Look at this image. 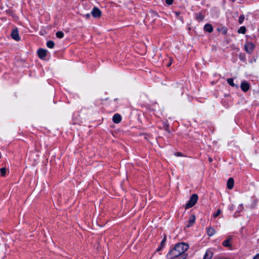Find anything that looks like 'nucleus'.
<instances>
[{"label":"nucleus","mask_w":259,"mask_h":259,"mask_svg":"<svg viewBox=\"0 0 259 259\" xmlns=\"http://www.w3.org/2000/svg\"><path fill=\"white\" fill-rule=\"evenodd\" d=\"M188 244L182 242L176 245L169 252L168 256L171 258L177 257L184 254V253L188 250Z\"/></svg>","instance_id":"nucleus-1"},{"label":"nucleus","mask_w":259,"mask_h":259,"mask_svg":"<svg viewBox=\"0 0 259 259\" xmlns=\"http://www.w3.org/2000/svg\"><path fill=\"white\" fill-rule=\"evenodd\" d=\"M198 199V195L196 194H193L190 197V198L188 202L185 205V209H188L193 207L197 202Z\"/></svg>","instance_id":"nucleus-2"},{"label":"nucleus","mask_w":259,"mask_h":259,"mask_svg":"<svg viewBox=\"0 0 259 259\" xmlns=\"http://www.w3.org/2000/svg\"><path fill=\"white\" fill-rule=\"evenodd\" d=\"M11 36L14 40H15L17 41L20 40V37L19 35L18 30V28H17L14 29L12 30L11 34Z\"/></svg>","instance_id":"nucleus-3"},{"label":"nucleus","mask_w":259,"mask_h":259,"mask_svg":"<svg viewBox=\"0 0 259 259\" xmlns=\"http://www.w3.org/2000/svg\"><path fill=\"white\" fill-rule=\"evenodd\" d=\"M254 45L252 42H247L245 45L244 49L247 53L251 54L254 49Z\"/></svg>","instance_id":"nucleus-4"},{"label":"nucleus","mask_w":259,"mask_h":259,"mask_svg":"<svg viewBox=\"0 0 259 259\" xmlns=\"http://www.w3.org/2000/svg\"><path fill=\"white\" fill-rule=\"evenodd\" d=\"M91 14L94 18H100L101 16L102 12L99 8L94 7Z\"/></svg>","instance_id":"nucleus-5"},{"label":"nucleus","mask_w":259,"mask_h":259,"mask_svg":"<svg viewBox=\"0 0 259 259\" xmlns=\"http://www.w3.org/2000/svg\"><path fill=\"white\" fill-rule=\"evenodd\" d=\"M250 88V85L249 83L246 81H243L241 84V90L244 92H247Z\"/></svg>","instance_id":"nucleus-6"},{"label":"nucleus","mask_w":259,"mask_h":259,"mask_svg":"<svg viewBox=\"0 0 259 259\" xmlns=\"http://www.w3.org/2000/svg\"><path fill=\"white\" fill-rule=\"evenodd\" d=\"M37 54L38 57L41 58L43 59L47 55V50L42 49H39L37 51Z\"/></svg>","instance_id":"nucleus-7"},{"label":"nucleus","mask_w":259,"mask_h":259,"mask_svg":"<svg viewBox=\"0 0 259 259\" xmlns=\"http://www.w3.org/2000/svg\"><path fill=\"white\" fill-rule=\"evenodd\" d=\"M121 120V117L119 114H115L113 117V121L115 123H118L120 122Z\"/></svg>","instance_id":"nucleus-8"},{"label":"nucleus","mask_w":259,"mask_h":259,"mask_svg":"<svg viewBox=\"0 0 259 259\" xmlns=\"http://www.w3.org/2000/svg\"><path fill=\"white\" fill-rule=\"evenodd\" d=\"M234 179L232 178H229L227 182V188L232 189L234 186Z\"/></svg>","instance_id":"nucleus-9"},{"label":"nucleus","mask_w":259,"mask_h":259,"mask_svg":"<svg viewBox=\"0 0 259 259\" xmlns=\"http://www.w3.org/2000/svg\"><path fill=\"white\" fill-rule=\"evenodd\" d=\"M195 215H194V214L191 215L190 217V219L189 220V223H188V224L187 225V227H191L194 224V223L195 222Z\"/></svg>","instance_id":"nucleus-10"},{"label":"nucleus","mask_w":259,"mask_h":259,"mask_svg":"<svg viewBox=\"0 0 259 259\" xmlns=\"http://www.w3.org/2000/svg\"><path fill=\"white\" fill-rule=\"evenodd\" d=\"M212 256V252L210 250L206 251L203 259H211Z\"/></svg>","instance_id":"nucleus-11"},{"label":"nucleus","mask_w":259,"mask_h":259,"mask_svg":"<svg viewBox=\"0 0 259 259\" xmlns=\"http://www.w3.org/2000/svg\"><path fill=\"white\" fill-rule=\"evenodd\" d=\"M204 29L205 31L211 32L213 30V27L211 24H207L205 25Z\"/></svg>","instance_id":"nucleus-12"},{"label":"nucleus","mask_w":259,"mask_h":259,"mask_svg":"<svg viewBox=\"0 0 259 259\" xmlns=\"http://www.w3.org/2000/svg\"><path fill=\"white\" fill-rule=\"evenodd\" d=\"M231 238H229L228 239H226L223 242V245L227 247H231V244L230 243V240H231Z\"/></svg>","instance_id":"nucleus-13"},{"label":"nucleus","mask_w":259,"mask_h":259,"mask_svg":"<svg viewBox=\"0 0 259 259\" xmlns=\"http://www.w3.org/2000/svg\"><path fill=\"white\" fill-rule=\"evenodd\" d=\"M207 233L208 236H211L215 233V231L214 228L209 227L207 229Z\"/></svg>","instance_id":"nucleus-14"},{"label":"nucleus","mask_w":259,"mask_h":259,"mask_svg":"<svg viewBox=\"0 0 259 259\" xmlns=\"http://www.w3.org/2000/svg\"><path fill=\"white\" fill-rule=\"evenodd\" d=\"M204 18V16L201 13H198L196 15V19L198 21H202Z\"/></svg>","instance_id":"nucleus-15"},{"label":"nucleus","mask_w":259,"mask_h":259,"mask_svg":"<svg viewBox=\"0 0 259 259\" xmlns=\"http://www.w3.org/2000/svg\"><path fill=\"white\" fill-rule=\"evenodd\" d=\"M227 80L228 83L230 85H231L232 87H236L237 88H238V86H237V85H236L234 83L233 78H230L227 79Z\"/></svg>","instance_id":"nucleus-16"},{"label":"nucleus","mask_w":259,"mask_h":259,"mask_svg":"<svg viewBox=\"0 0 259 259\" xmlns=\"http://www.w3.org/2000/svg\"><path fill=\"white\" fill-rule=\"evenodd\" d=\"M246 27L245 26L241 27L238 30L239 33L244 34L246 32Z\"/></svg>","instance_id":"nucleus-17"},{"label":"nucleus","mask_w":259,"mask_h":259,"mask_svg":"<svg viewBox=\"0 0 259 259\" xmlns=\"http://www.w3.org/2000/svg\"><path fill=\"white\" fill-rule=\"evenodd\" d=\"M54 45H55V44H54V41H53L52 40H50V41H48L47 43V46L49 48H53L54 47Z\"/></svg>","instance_id":"nucleus-18"},{"label":"nucleus","mask_w":259,"mask_h":259,"mask_svg":"<svg viewBox=\"0 0 259 259\" xmlns=\"http://www.w3.org/2000/svg\"><path fill=\"white\" fill-rule=\"evenodd\" d=\"M56 35L59 38H62L64 37V33L62 31L57 32Z\"/></svg>","instance_id":"nucleus-19"},{"label":"nucleus","mask_w":259,"mask_h":259,"mask_svg":"<svg viewBox=\"0 0 259 259\" xmlns=\"http://www.w3.org/2000/svg\"><path fill=\"white\" fill-rule=\"evenodd\" d=\"M1 176L2 177H5L6 174L7 169L5 167H3L0 169Z\"/></svg>","instance_id":"nucleus-20"},{"label":"nucleus","mask_w":259,"mask_h":259,"mask_svg":"<svg viewBox=\"0 0 259 259\" xmlns=\"http://www.w3.org/2000/svg\"><path fill=\"white\" fill-rule=\"evenodd\" d=\"M221 212V210L220 209H218L217 210V212L213 214V217L214 218L218 217L220 214Z\"/></svg>","instance_id":"nucleus-21"},{"label":"nucleus","mask_w":259,"mask_h":259,"mask_svg":"<svg viewBox=\"0 0 259 259\" xmlns=\"http://www.w3.org/2000/svg\"><path fill=\"white\" fill-rule=\"evenodd\" d=\"M244 20V16L243 15H241L240 16L239 18L238 22L240 24H241Z\"/></svg>","instance_id":"nucleus-22"},{"label":"nucleus","mask_w":259,"mask_h":259,"mask_svg":"<svg viewBox=\"0 0 259 259\" xmlns=\"http://www.w3.org/2000/svg\"><path fill=\"white\" fill-rule=\"evenodd\" d=\"M174 0H165L166 3L168 5H170L172 4Z\"/></svg>","instance_id":"nucleus-23"},{"label":"nucleus","mask_w":259,"mask_h":259,"mask_svg":"<svg viewBox=\"0 0 259 259\" xmlns=\"http://www.w3.org/2000/svg\"><path fill=\"white\" fill-rule=\"evenodd\" d=\"M187 255L186 254H182L181 256L178 258V259H186Z\"/></svg>","instance_id":"nucleus-24"},{"label":"nucleus","mask_w":259,"mask_h":259,"mask_svg":"<svg viewBox=\"0 0 259 259\" xmlns=\"http://www.w3.org/2000/svg\"><path fill=\"white\" fill-rule=\"evenodd\" d=\"M166 236L165 235V236H164V238L163 239V240H162L161 243V245L162 246H163V244H164V243H165V241H166Z\"/></svg>","instance_id":"nucleus-25"},{"label":"nucleus","mask_w":259,"mask_h":259,"mask_svg":"<svg viewBox=\"0 0 259 259\" xmlns=\"http://www.w3.org/2000/svg\"><path fill=\"white\" fill-rule=\"evenodd\" d=\"M239 58L241 60H244L245 59V56L244 55L240 54Z\"/></svg>","instance_id":"nucleus-26"},{"label":"nucleus","mask_w":259,"mask_h":259,"mask_svg":"<svg viewBox=\"0 0 259 259\" xmlns=\"http://www.w3.org/2000/svg\"><path fill=\"white\" fill-rule=\"evenodd\" d=\"M175 155L177 156H183V154L181 152H176Z\"/></svg>","instance_id":"nucleus-27"},{"label":"nucleus","mask_w":259,"mask_h":259,"mask_svg":"<svg viewBox=\"0 0 259 259\" xmlns=\"http://www.w3.org/2000/svg\"><path fill=\"white\" fill-rule=\"evenodd\" d=\"M164 129L165 131H166L167 132L170 133L169 130L168 129V125H166L164 126Z\"/></svg>","instance_id":"nucleus-28"},{"label":"nucleus","mask_w":259,"mask_h":259,"mask_svg":"<svg viewBox=\"0 0 259 259\" xmlns=\"http://www.w3.org/2000/svg\"><path fill=\"white\" fill-rule=\"evenodd\" d=\"M253 259H259V253L256 255Z\"/></svg>","instance_id":"nucleus-29"},{"label":"nucleus","mask_w":259,"mask_h":259,"mask_svg":"<svg viewBox=\"0 0 259 259\" xmlns=\"http://www.w3.org/2000/svg\"><path fill=\"white\" fill-rule=\"evenodd\" d=\"M86 17H87V18H89L90 17V14H87L86 15Z\"/></svg>","instance_id":"nucleus-30"},{"label":"nucleus","mask_w":259,"mask_h":259,"mask_svg":"<svg viewBox=\"0 0 259 259\" xmlns=\"http://www.w3.org/2000/svg\"><path fill=\"white\" fill-rule=\"evenodd\" d=\"M208 160H209V161L210 162H212V158H211V157H209V158H208Z\"/></svg>","instance_id":"nucleus-31"},{"label":"nucleus","mask_w":259,"mask_h":259,"mask_svg":"<svg viewBox=\"0 0 259 259\" xmlns=\"http://www.w3.org/2000/svg\"><path fill=\"white\" fill-rule=\"evenodd\" d=\"M162 247H163V246H161L160 247L158 248L157 249V251H159V250H160L161 249V248H162Z\"/></svg>","instance_id":"nucleus-32"},{"label":"nucleus","mask_w":259,"mask_h":259,"mask_svg":"<svg viewBox=\"0 0 259 259\" xmlns=\"http://www.w3.org/2000/svg\"><path fill=\"white\" fill-rule=\"evenodd\" d=\"M171 62H170V63H169L167 65V66H168V67L170 66V65H171Z\"/></svg>","instance_id":"nucleus-33"},{"label":"nucleus","mask_w":259,"mask_h":259,"mask_svg":"<svg viewBox=\"0 0 259 259\" xmlns=\"http://www.w3.org/2000/svg\"><path fill=\"white\" fill-rule=\"evenodd\" d=\"M176 14H177V15H179V13L178 12L176 13Z\"/></svg>","instance_id":"nucleus-34"}]
</instances>
